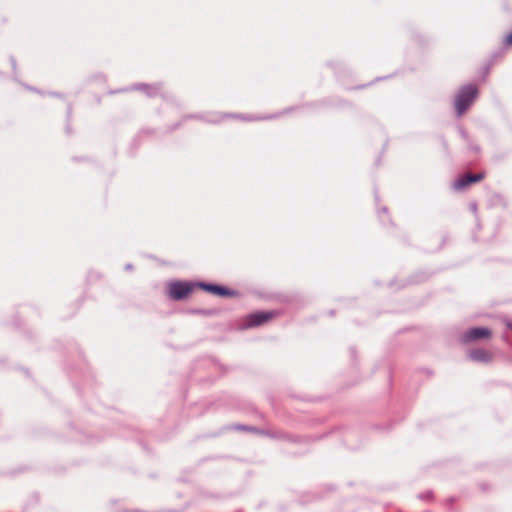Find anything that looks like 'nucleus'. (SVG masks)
I'll return each instance as SVG.
<instances>
[{
  "mask_svg": "<svg viewBox=\"0 0 512 512\" xmlns=\"http://www.w3.org/2000/svg\"><path fill=\"white\" fill-rule=\"evenodd\" d=\"M477 95H478V89L473 84L463 86L459 90V92L455 98V108H456L458 116H461L468 110V108L471 106V104L476 99Z\"/></svg>",
  "mask_w": 512,
  "mask_h": 512,
  "instance_id": "nucleus-1",
  "label": "nucleus"
},
{
  "mask_svg": "<svg viewBox=\"0 0 512 512\" xmlns=\"http://www.w3.org/2000/svg\"><path fill=\"white\" fill-rule=\"evenodd\" d=\"M194 290V286L186 282H173L169 285V297L173 300L187 298Z\"/></svg>",
  "mask_w": 512,
  "mask_h": 512,
  "instance_id": "nucleus-2",
  "label": "nucleus"
},
{
  "mask_svg": "<svg viewBox=\"0 0 512 512\" xmlns=\"http://www.w3.org/2000/svg\"><path fill=\"white\" fill-rule=\"evenodd\" d=\"M492 336L490 329L485 327H474L460 336V342L467 344L480 339H489Z\"/></svg>",
  "mask_w": 512,
  "mask_h": 512,
  "instance_id": "nucleus-3",
  "label": "nucleus"
},
{
  "mask_svg": "<svg viewBox=\"0 0 512 512\" xmlns=\"http://www.w3.org/2000/svg\"><path fill=\"white\" fill-rule=\"evenodd\" d=\"M484 178H485L484 172L477 173V174L467 173V174L460 176L457 180H455L453 186H454L455 190H458V191L463 190L473 183L482 181Z\"/></svg>",
  "mask_w": 512,
  "mask_h": 512,
  "instance_id": "nucleus-4",
  "label": "nucleus"
},
{
  "mask_svg": "<svg viewBox=\"0 0 512 512\" xmlns=\"http://www.w3.org/2000/svg\"><path fill=\"white\" fill-rule=\"evenodd\" d=\"M275 316L274 312H256L246 317L244 326L246 328L262 325Z\"/></svg>",
  "mask_w": 512,
  "mask_h": 512,
  "instance_id": "nucleus-5",
  "label": "nucleus"
},
{
  "mask_svg": "<svg viewBox=\"0 0 512 512\" xmlns=\"http://www.w3.org/2000/svg\"><path fill=\"white\" fill-rule=\"evenodd\" d=\"M198 286L206 292L221 297H234L237 295L236 291L215 284L199 283Z\"/></svg>",
  "mask_w": 512,
  "mask_h": 512,
  "instance_id": "nucleus-6",
  "label": "nucleus"
},
{
  "mask_svg": "<svg viewBox=\"0 0 512 512\" xmlns=\"http://www.w3.org/2000/svg\"><path fill=\"white\" fill-rule=\"evenodd\" d=\"M470 359L480 362H489L492 358L490 352L484 349H474L469 352Z\"/></svg>",
  "mask_w": 512,
  "mask_h": 512,
  "instance_id": "nucleus-7",
  "label": "nucleus"
},
{
  "mask_svg": "<svg viewBox=\"0 0 512 512\" xmlns=\"http://www.w3.org/2000/svg\"><path fill=\"white\" fill-rule=\"evenodd\" d=\"M503 43L505 46H512V31L505 37Z\"/></svg>",
  "mask_w": 512,
  "mask_h": 512,
  "instance_id": "nucleus-8",
  "label": "nucleus"
},
{
  "mask_svg": "<svg viewBox=\"0 0 512 512\" xmlns=\"http://www.w3.org/2000/svg\"><path fill=\"white\" fill-rule=\"evenodd\" d=\"M510 328L512 329V324L510 325Z\"/></svg>",
  "mask_w": 512,
  "mask_h": 512,
  "instance_id": "nucleus-9",
  "label": "nucleus"
}]
</instances>
